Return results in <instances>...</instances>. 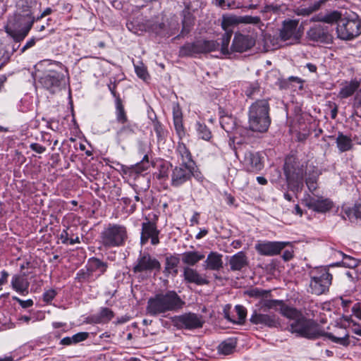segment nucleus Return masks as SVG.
I'll return each instance as SVG.
<instances>
[{"label": "nucleus", "instance_id": "obj_1", "mask_svg": "<svg viewBox=\"0 0 361 361\" xmlns=\"http://www.w3.org/2000/svg\"><path fill=\"white\" fill-rule=\"evenodd\" d=\"M36 5L35 1H20L18 6L21 8L22 13H16L8 18L5 31L15 42L23 41L32 29L35 21L32 7Z\"/></svg>", "mask_w": 361, "mask_h": 361}, {"label": "nucleus", "instance_id": "obj_2", "mask_svg": "<svg viewBox=\"0 0 361 361\" xmlns=\"http://www.w3.org/2000/svg\"><path fill=\"white\" fill-rule=\"evenodd\" d=\"M281 314L290 320L288 330L298 336L316 339L323 334V331L315 321L306 318L294 307H283Z\"/></svg>", "mask_w": 361, "mask_h": 361}, {"label": "nucleus", "instance_id": "obj_3", "mask_svg": "<svg viewBox=\"0 0 361 361\" xmlns=\"http://www.w3.org/2000/svg\"><path fill=\"white\" fill-rule=\"evenodd\" d=\"M185 302L174 290L156 294L147 301V313L157 316L167 312L176 311L182 308Z\"/></svg>", "mask_w": 361, "mask_h": 361}, {"label": "nucleus", "instance_id": "obj_4", "mask_svg": "<svg viewBox=\"0 0 361 361\" xmlns=\"http://www.w3.org/2000/svg\"><path fill=\"white\" fill-rule=\"evenodd\" d=\"M269 104L267 99H259L249 108L248 124L251 130L259 133L266 132L271 123Z\"/></svg>", "mask_w": 361, "mask_h": 361}, {"label": "nucleus", "instance_id": "obj_5", "mask_svg": "<svg viewBox=\"0 0 361 361\" xmlns=\"http://www.w3.org/2000/svg\"><path fill=\"white\" fill-rule=\"evenodd\" d=\"M284 173L288 188L294 192H300L303 186V178L305 174L304 163L291 156L286 159Z\"/></svg>", "mask_w": 361, "mask_h": 361}, {"label": "nucleus", "instance_id": "obj_6", "mask_svg": "<svg viewBox=\"0 0 361 361\" xmlns=\"http://www.w3.org/2000/svg\"><path fill=\"white\" fill-rule=\"evenodd\" d=\"M128 239L125 226L109 224L101 233V243L106 248L123 246Z\"/></svg>", "mask_w": 361, "mask_h": 361}, {"label": "nucleus", "instance_id": "obj_7", "mask_svg": "<svg viewBox=\"0 0 361 361\" xmlns=\"http://www.w3.org/2000/svg\"><path fill=\"white\" fill-rule=\"evenodd\" d=\"M336 33L342 40H351L361 34V19L355 14L342 18L338 22Z\"/></svg>", "mask_w": 361, "mask_h": 361}, {"label": "nucleus", "instance_id": "obj_8", "mask_svg": "<svg viewBox=\"0 0 361 361\" xmlns=\"http://www.w3.org/2000/svg\"><path fill=\"white\" fill-rule=\"evenodd\" d=\"M310 288L312 293L319 295L329 290L331 284L332 275L324 267H316L309 272Z\"/></svg>", "mask_w": 361, "mask_h": 361}, {"label": "nucleus", "instance_id": "obj_9", "mask_svg": "<svg viewBox=\"0 0 361 361\" xmlns=\"http://www.w3.org/2000/svg\"><path fill=\"white\" fill-rule=\"evenodd\" d=\"M194 166L180 164L175 166L171 173V185L178 188L188 181L193 175Z\"/></svg>", "mask_w": 361, "mask_h": 361}, {"label": "nucleus", "instance_id": "obj_10", "mask_svg": "<svg viewBox=\"0 0 361 361\" xmlns=\"http://www.w3.org/2000/svg\"><path fill=\"white\" fill-rule=\"evenodd\" d=\"M64 80L63 73L54 70H49L39 78V82L47 90L55 93L60 89L61 83Z\"/></svg>", "mask_w": 361, "mask_h": 361}, {"label": "nucleus", "instance_id": "obj_11", "mask_svg": "<svg viewBox=\"0 0 361 361\" xmlns=\"http://www.w3.org/2000/svg\"><path fill=\"white\" fill-rule=\"evenodd\" d=\"M175 322L180 328L191 330L201 328L204 321L201 315L188 312L176 317Z\"/></svg>", "mask_w": 361, "mask_h": 361}, {"label": "nucleus", "instance_id": "obj_12", "mask_svg": "<svg viewBox=\"0 0 361 361\" xmlns=\"http://www.w3.org/2000/svg\"><path fill=\"white\" fill-rule=\"evenodd\" d=\"M307 37L311 41L321 43L330 44L333 41L329 27L320 24L311 27L307 32Z\"/></svg>", "mask_w": 361, "mask_h": 361}, {"label": "nucleus", "instance_id": "obj_13", "mask_svg": "<svg viewBox=\"0 0 361 361\" xmlns=\"http://www.w3.org/2000/svg\"><path fill=\"white\" fill-rule=\"evenodd\" d=\"M288 244L289 242L262 241L257 243L255 248L261 255L274 256L279 254Z\"/></svg>", "mask_w": 361, "mask_h": 361}, {"label": "nucleus", "instance_id": "obj_14", "mask_svg": "<svg viewBox=\"0 0 361 361\" xmlns=\"http://www.w3.org/2000/svg\"><path fill=\"white\" fill-rule=\"evenodd\" d=\"M160 267L161 264L157 259L151 257L149 254L145 253L140 255L137 258V262L133 267V271L135 273L152 271L154 269H159Z\"/></svg>", "mask_w": 361, "mask_h": 361}, {"label": "nucleus", "instance_id": "obj_15", "mask_svg": "<svg viewBox=\"0 0 361 361\" xmlns=\"http://www.w3.org/2000/svg\"><path fill=\"white\" fill-rule=\"evenodd\" d=\"M303 201L306 207L319 213H325L333 207V202L329 199L323 197L308 195Z\"/></svg>", "mask_w": 361, "mask_h": 361}, {"label": "nucleus", "instance_id": "obj_16", "mask_svg": "<svg viewBox=\"0 0 361 361\" xmlns=\"http://www.w3.org/2000/svg\"><path fill=\"white\" fill-rule=\"evenodd\" d=\"M159 231L157 229L156 224L147 220L142 224V232L140 238L141 245H145L149 239H151V243L156 245L159 243Z\"/></svg>", "mask_w": 361, "mask_h": 361}, {"label": "nucleus", "instance_id": "obj_17", "mask_svg": "<svg viewBox=\"0 0 361 361\" xmlns=\"http://www.w3.org/2000/svg\"><path fill=\"white\" fill-rule=\"evenodd\" d=\"M262 310H255L250 318L252 324L261 325L269 328L276 327L279 325V321L275 314L264 313Z\"/></svg>", "mask_w": 361, "mask_h": 361}, {"label": "nucleus", "instance_id": "obj_18", "mask_svg": "<svg viewBox=\"0 0 361 361\" xmlns=\"http://www.w3.org/2000/svg\"><path fill=\"white\" fill-rule=\"evenodd\" d=\"M242 162L247 170L251 172H259L264 167L262 157L258 152H245Z\"/></svg>", "mask_w": 361, "mask_h": 361}, {"label": "nucleus", "instance_id": "obj_19", "mask_svg": "<svg viewBox=\"0 0 361 361\" xmlns=\"http://www.w3.org/2000/svg\"><path fill=\"white\" fill-rule=\"evenodd\" d=\"M255 44V40L252 37L236 33L233 40L231 49L233 51L242 53L251 49Z\"/></svg>", "mask_w": 361, "mask_h": 361}, {"label": "nucleus", "instance_id": "obj_20", "mask_svg": "<svg viewBox=\"0 0 361 361\" xmlns=\"http://www.w3.org/2000/svg\"><path fill=\"white\" fill-rule=\"evenodd\" d=\"M298 21L295 20H290L284 21L283 27L280 32V37L283 41L293 39L298 41L300 36L296 32Z\"/></svg>", "mask_w": 361, "mask_h": 361}, {"label": "nucleus", "instance_id": "obj_21", "mask_svg": "<svg viewBox=\"0 0 361 361\" xmlns=\"http://www.w3.org/2000/svg\"><path fill=\"white\" fill-rule=\"evenodd\" d=\"M337 336H335L333 333L324 332L322 336L327 337L332 342L340 344L343 346L347 347L350 345L349 335L345 329L339 327L338 331L336 332Z\"/></svg>", "mask_w": 361, "mask_h": 361}, {"label": "nucleus", "instance_id": "obj_22", "mask_svg": "<svg viewBox=\"0 0 361 361\" xmlns=\"http://www.w3.org/2000/svg\"><path fill=\"white\" fill-rule=\"evenodd\" d=\"M223 255L216 252H211L204 262V269L217 271L223 267Z\"/></svg>", "mask_w": 361, "mask_h": 361}, {"label": "nucleus", "instance_id": "obj_23", "mask_svg": "<svg viewBox=\"0 0 361 361\" xmlns=\"http://www.w3.org/2000/svg\"><path fill=\"white\" fill-rule=\"evenodd\" d=\"M228 264L231 270L240 271L248 265V259L245 253L240 251L230 257Z\"/></svg>", "mask_w": 361, "mask_h": 361}, {"label": "nucleus", "instance_id": "obj_24", "mask_svg": "<svg viewBox=\"0 0 361 361\" xmlns=\"http://www.w3.org/2000/svg\"><path fill=\"white\" fill-rule=\"evenodd\" d=\"M183 277L188 283H192L197 285H204L208 281L203 278L195 269L190 267H185L183 269Z\"/></svg>", "mask_w": 361, "mask_h": 361}, {"label": "nucleus", "instance_id": "obj_25", "mask_svg": "<svg viewBox=\"0 0 361 361\" xmlns=\"http://www.w3.org/2000/svg\"><path fill=\"white\" fill-rule=\"evenodd\" d=\"M233 20L231 18H224L222 21V28L226 31L221 37V51L224 54L228 53V44L232 36V30H228V27L233 23Z\"/></svg>", "mask_w": 361, "mask_h": 361}, {"label": "nucleus", "instance_id": "obj_26", "mask_svg": "<svg viewBox=\"0 0 361 361\" xmlns=\"http://www.w3.org/2000/svg\"><path fill=\"white\" fill-rule=\"evenodd\" d=\"M30 283L25 275H14L11 279V286L17 292L25 295L28 293Z\"/></svg>", "mask_w": 361, "mask_h": 361}, {"label": "nucleus", "instance_id": "obj_27", "mask_svg": "<svg viewBox=\"0 0 361 361\" xmlns=\"http://www.w3.org/2000/svg\"><path fill=\"white\" fill-rule=\"evenodd\" d=\"M135 134L134 126L132 125L123 126L116 135V140L118 145H121L128 142Z\"/></svg>", "mask_w": 361, "mask_h": 361}, {"label": "nucleus", "instance_id": "obj_28", "mask_svg": "<svg viewBox=\"0 0 361 361\" xmlns=\"http://www.w3.org/2000/svg\"><path fill=\"white\" fill-rule=\"evenodd\" d=\"M176 151L181 161V164L194 166L195 164L192 159V154L183 142H178Z\"/></svg>", "mask_w": 361, "mask_h": 361}, {"label": "nucleus", "instance_id": "obj_29", "mask_svg": "<svg viewBox=\"0 0 361 361\" xmlns=\"http://www.w3.org/2000/svg\"><path fill=\"white\" fill-rule=\"evenodd\" d=\"M260 310L262 312H266L268 310L274 309L276 310H278V307H279V312L281 314V309L284 307H288L284 304L283 300H269L266 298H263L259 302Z\"/></svg>", "mask_w": 361, "mask_h": 361}, {"label": "nucleus", "instance_id": "obj_30", "mask_svg": "<svg viewBox=\"0 0 361 361\" xmlns=\"http://www.w3.org/2000/svg\"><path fill=\"white\" fill-rule=\"evenodd\" d=\"M237 341L235 338H230L222 341L218 346V352L224 355L232 354L236 348Z\"/></svg>", "mask_w": 361, "mask_h": 361}, {"label": "nucleus", "instance_id": "obj_31", "mask_svg": "<svg viewBox=\"0 0 361 361\" xmlns=\"http://www.w3.org/2000/svg\"><path fill=\"white\" fill-rule=\"evenodd\" d=\"M180 263L178 255H170L166 257L165 272L176 276L178 274V266Z\"/></svg>", "mask_w": 361, "mask_h": 361}, {"label": "nucleus", "instance_id": "obj_32", "mask_svg": "<svg viewBox=\"0 0 361 361\" xmlns=\"http://www.w3.org/2000/svg\"><path fill=\"white\" fill-rule=\"evenodd\" d=\"M198 48L200 54H207L219 49V44L215 40L198 39Z\"/></svg>", "mask_w": 361, "mask_h": 361}, {"label": "nucleus", "instance_id": "obj_33", "mask_svg": "<svg viewBox=\"0 0 361 361\" xmlns=\"http://www.w3.org/2000/svg\"><path fill=\"white\" fill-rule=\"evenodd\" d=\"M199 48L197 40L193 42H188L183 45L179 50V56H192L195 54H199Z\"/></svg>", "mask_w": 361, "mask_h": 361}, {"label": "nucleus", "instance_id": "obj_34", "mask_svg": "<svg viewBox=\"0 0 361 361\" xmlns=\"http://www.w3.org/2000/svg\"><path fill=\"white\" fill-rule=\"evenodd\" d=\"M204 258V255L199 252L189 251L183 254L182 261L184 264L193 266Z\"/></svg>", "mask_w": 361, "mask_h": 361}, {"label": "nucleus", "instance_id": "obj_35", "mask_svg": "<svg viewBox=\"0 0 361 361\" xmlns=\"http://www.w3.org/2000/svg\"><path fill=\"white\" fill-rule=\"evenodd\" d=\"M106 268L107 264L97 258L92 257L89 259L88 269L91 271H99L100 274H104Z\"/></svg>", "mask_w": 361, "mask_h": 361}, {"label": "nucleus", "instance_id": "obj_36", "mask_svg": "<svg viewBox=\"0 0 361 361\" xmlns=\"http://www.w3.org/2000/svg\"><path fill=\"white\" fill-rule=\"evenodd\" d=\"M336 143L341 152L348 151L352 147L351 139L342 133L338 134L336 138Z\"/></svg>", "mask_w": 361, "mask_h": 361}, {"label": "nucleus", "instance_id": "obj_37", "mask_svg": "<svg viewBox=\"0 0 361 361\" xmlns=\"http://www.w3.org/2000/svg\"><path fill=\"white\" fill-rule=\"evenodd\" d=\"M220 123L221 128L228 133H231L235 128V121L231 116H221L220 119Z\"/></svg>", "mask_w": 361, "mask_h": 361}, {"label": "nucleus", "instance_id": "obj_38", "mask_svg": "<svg viewBox=\"0 0 361 361\" xmlns=\"http://www.w3.org/2000/svg\"><path fill=\"white\" fill-rule=\"evenodd\" d=\"M116 120L118 123L122 124L127 122V116L126 114L123 105L122 104L121 99L117 97L116 99Z\"/></svg>", "mask_w": 361, "mask_h": 361}, {"label": "nucleus", "instance_id": "obj_39", "mask_svg": "<svg viewBox=\"0 0 361 361\" xmlns=\"http://www.w3.org/2000/svg\"><path fill=\"white\" fill-rule=\"evenodd\" d=\"M358 86L359 84L357 82L352 81L341 89L339 95L342 98H347L353 94V93L357 89Z\"/></svg>", "mask_w": 361, "mask_h": 361}, {"label": "nucleus", "instance_id": "obj_40", "mask_svg": "<svg viewBox=\"0 0 361 361\" xmlns=\"http://www.w3.org/2000/svg\"><path fill=\"white\" fill-rule=\"evenodd\" d=\"M196 130L199 137L207 141L211 139L212 133L206 125L197 122L196 123Z\"/></svg>", "mask_w": 361, "mask_h": 361}, {"label": "nucleus", "instance_id": "obj_41", "mask_svg": "<svg viewBox=\"0 0 361 361\" xmlns=\"http://www.w3.org/2000/svg\"><path fill=\"white\" fill-rule=\"evenodd\" d=\"M360 216H358V211L357 208V205L352 208H345L343 209V218L344 219H349L353 221L354 220L358 219Z\"/></svg>", "mask_w": 361, "mask_h": 361}, {"label": "nucleus", "instance_id": "obj_42", "mask_svg": "<svg viewBox=\"0 0 361 361\" xmlns=\"http://www.w3.org/2000/svg\"><path fill=\"white\" fill-rule=\"evenodd\" d=\"M317 5H313L312 4L307 7H298L294 10V13L297 16H308L317 11Z\"/></svg>", "mask_w": 361, "mask_h": 361}, {"label": "nucleus", "instance_id": "obj_43", "mask_svg": "<svg viewBox=\"0 0 361 361\" xmlns=\"http://www.w3.org/2000/svg\"><path fill=\"white\" fill-rule=\"evenodd\" d=\"M341 15L338 11H333L330 13H328L325 16H322V20H323L324 23H337L341 19Z\"/></svg>", "mask_w": 361, "mask_h": 361}, {"label": "nucleus", "instance_id": "obj_44", "mask_svg": "<svg viewBox=\"0 0 361 361\" xmlns=\"http://www.w3.org/2000/svg\"><path fill=\"white\" fill-rule=\"evenodd\" d=\"M269 290H265L257 288H253L247 291V295L250 297L257 298H266L269 295Z\"/></svg>", "mask_w": 361, "mask_h": 361}, {"label": "nucleus", "instance_id": "obj_45", "mask_svg": "<svg viewBox=\"0 0 361 361\" xmlns=\"http://www.w3.org/2000/svg\"><path fill=\"white\" fill-rule=\"evenodd\" d=\"M261 22V19L258 16H240L236 20V23H245V24H253L257 25Z\"/></svg>", "mask_w": 361, "mask_h": 361}, {"label": "nucleus", "instance_id": "obj_46", "mask_svg": "<svg viewBox=\"0 0 361 361\" xmlns=\"http://www.w3.org/2000/svg\"><path fill=\"white\" fill-rule=\"evenodd\" d=\"M174 126L176 131L180 139H182L183 137L185 136V130L183 126L182 117H175V120H173Z\"/></svg>", "mask_w": 361, "mask_h": 361}, {"label": "nucleus", "instance_id": "obj_47", "mask_svg": "<svg viewBox=\"0 0 361 361\" xmlns=\"http://www.w3.org/2000/svg\"><path fill=\"white\" fill-rule=\"evenodd\" d=\"M342 264L344 267L352 269L356 267L358 265V261L354 257L344 255Z\"/></svg>", "mask_w": 361, "mask_h": 361}, {"label": "nucleus", "instance_id": "obj_48", "mask_svg": "<svg viewBox=\"0 0 361 361\" xmlns=\"http://www.w3.org/2000/svg\"><path fill=\"white\" fill-rule=\"evenodd\" d=\"M135 69L137 75L142 80L146 81L149 78L147 68L144 66H136Z\"/></svg>", "mask_w": 361, "mask_h": 361}, {"label": "nucleus", "instance_id": "obj_49", "mask_svg": "<svg viewBox=\"0 0 361 361\" xmlns=\"http://www.w3.org/2000/svg\"><path fill=\"white\" fill-rule=\"evenodd\" d=\"M154 130L157 134V137L159 141H162L165 138V130H164L162 126L159 123L156 122L154 124Z\"/></svg>", "mask_w": 361, "mask_h": 361}, {"label": "nucleus", "instance_id": "obj_50", "mask_svg": "<svg viewBox=\"0 0 361 361\" xmlns=\"http://www.w3.org/2000/svg\"><path fill=\"white\" fill-rule=\"evenodd\" d=\"M259 92V86L257 83H253L249 85L245 90V94L247 97L252 98L255 94Z\"/></svg>", "mask_w": 361, "mask_h": 361}, {"label": "nucleus", "instance_id": "obj_51", "mask_svg": "<svg viewBox=\"0 0 361 361\" xmlns=\"http://www.w3.org/2000/svg\"><path fill=\"white\" fill-rule=\"evenodd\" d=\"M235 310L236 314L238 317V323L241 324L242 322H244V320L246 317V314H247L246 309L242 305H236L235 307Z\"/></svg>", "mask_w": 361, "mask_h": 361}, {"label": "nucleus", "instance_id": "obj_52", "mask_svg": "<svg viewBox=\"0 0 361 361\" xmlns=\"http://www.w3.org/2000/svg\"><path fill=\"white\" fill-rule=\"evenodd\" d=\"M11 58V54L4 47H0V68L7 63Z\"/></svg>", "mask_w": 361, "mask_h": 361}, {"label": "nucleus", "instance_id": "obj_53", "mask_svg": "<svg viewBox=\"0 0 361 361\" xmlns=\"http://www.w3.org/2000/svg\"><path fill=\"white\" fill-rule=\"evenodd\" d=\"M192 26V23L191 22V20L190 19L185 18L183 20V27H182V30H181V35H188L190 32Z\"/></svg>", "mask_w": 361, "mask_h": 361}, {"label": "nucleus", "instance_id": "obj_54", "mask_svg": "<svg viewBox=\"0 0 361 361\" xmlns=\"http://www.w3.org/2000/svg\"><path fill=\"white\" fill-rule=\"evenodd\" d=\"M56 295V291L54 289H49L43 294V300L46 302H51Z\"/></svg>", "mask_w": 361, "mask_h": 361}, {"label": "nucleus", "instance_id": "obj_55", "mask_svg": "<svg viewBox=\"0 0 361 361\" xmlns=\"http://www.w3.org/2000/svg\"><path fill=\"white\" fill-rule=\"evenodd\" d=\"M88 335L89 334L87 332H80L71 336V339L73 340L74 343H77L86 340Z\"/></svg>", "mask_w": 361, "mask_h": 361}, {"label": "nucleus", "instance_id": "obj_56", "mask_svg": "<svg viewBox=\"0 0 361 361\" xmlns=\"http://www.w3.org/2000/svg\"><path fill=\"white\" fill-rule=\"evenodd\" d=\"M13 299L17 301L23 308H27L33 305V301L31 299L23 300L18 297H13Z\"/></svg>", "mask_w": 361, "mask_h": 361}, {"label": "nucleus", "instance_id": "obj_57", "mask_svg": "<svg viewBox=\"0 0 361 361\" xmlns=\"http://www.w3.org/2000/svg\"><path fill=\"white\" fill-rule=\"evenodd\" d=\"M306 184L310 191L313 192L317 188V180L315 178H308L306 180Z\"/></svg>", "mask_w": 361, "mask_h": 361}, {"label": "nucleus", "instance_id": "obj_58", "mask_svg": "<svg viewBox=\"0 0 361 361\" xmlns=\"http://www.w3.org/2000/svg\"><path fill=\"white\" fill-rule=\"evenodd\" d=\"M100 314L102 318H105L108 320H110L114 317L113 312L107 307L102 308Z\"/></svg>", "mask_w": 361, "mask_h": 361}, {"label": "nucleus", "instance_id": "obj_59", "mask_svg": "<svg viewBox=\"0 0 361 361\" xmlns=\"http://www.w3.org/2000/svg\"><path fill=\"white\" fill-rule=\"evenodd\" d=\"M30 148L38 154H42L46 151V147L38 143L30 144Z\"/></svg>", "mask_w": 361, "mask_h": 361}, {"label": "nucleus", "instance_id": "obj_60", "mask_svg": "<svg viewBox=\"0 0 361 361\" xmlns=\"http://www.w3.org/2000/svg\"><path fill=\"white\" fill-rule=\"evenodd\" d=\"M36 38L32 37L25 43V44L20 49V53H24L26 50L30 49L34 47L36 43Z\"/></svg>", "mask_w": 361, "mask_h": 361}, {"label": "nucleus", "instance_id": "obj_61", "mask_svg": "<svg viewBox=\"0 0 361 361\" xmlns=\"http://www.w3.org/2000/svg\"><path fill=\"white\" fill-rule=\"evenodd\" d=\"M60 239L61 240V242L64 244L68 243L70 238H68V233L67 229H64L61 231L60 234Z\"/></svg>", "mask_w": 361, "mask_h": 361}, {"label": "nucleus", "instance_id": "obj_62", "mask_svg": "<svg viewBox=\"0 0 361 361\" xmlns=\"http://www.w3.org/2000/svg\"><path fill=\"white\" fill-rule=\"evenodd\" d=\"M293 257V251L292 250H285L283 253V259L285 260V261H289L290 259H291Z\"/></svg>", "mask_w": 361, "mask_h": 361}, {"label": "nucleus", "instance_id": "obj_63", "mask_svg": "<svg viewBox=\"0 0 361 361\" xmlns=\"http://www.w3.org/2000/svg\"><path fill=\"white\" fill-rule=\"evenodd\" d=\"M355 106L356 108H361V89L357 93L355 99Z\"/></svg>", "mask_w": 361, "mask_h": 361}, {"label": "nucleus", "instance_id": "obj_64", "mask_svg": "<svg viewBox=\"0 0 361 361\" xmlns=\"http://www.w3.org/2000/svg\"><path fill=\"white\" fill-rule=\"evenodd\" d=\"M242 6L240 4H237L235 1H233L231 2H226V8L227 9H233V8H241Z\"/></svg>", "mask_w": 361, "mask_h": 361}]
</instances>
